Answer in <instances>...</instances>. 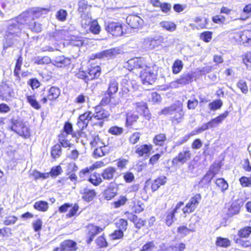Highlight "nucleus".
Instances as JSON below:
<instances>
[{"label":"nucleus","mask_w":251,"mask_h":251,"mask_svg":"<svg viewBox=\"0 0 251 251\" xmlns=\"http://www.w3.org/2000/svg\"><path fill=\"white\" fill-rule=\"evenodd\" d=\"M71 64V58L63 55L57 56L52 63L54 66L60 68H68Z\"/></svg>","instance_id":"5701e85b"},{"label":"nucleus","mask_w":251,"mask_h":251,"mask_svg":"<svg viewBox=\"0 0 251 251\" xmlns=\"http://www.w3.org/2000/svg\"><path fill=\"white\" fill-rule=\"evenodd\" d=\"M102 105L98 104L94 107L95 112L93 114L94 119L98 120L99 122L94 123V126H98L100 127H102L104 122L107 121L110 117V113L108 111L103 108Z\"/></svg>","instance_id":"1a4fd4ad"},{"label":"nucleus","mask_w":251,"mask_h":251,"mask_svg":"<svg viewBox=\"0 0 251 251\" xmlns=\"http://www.w3.org/2000/svg\"><path fill=\"white\" fill-rule=\"evenodd\" d=\"M153 146L151 144H143L136 147L135 152L139 157L148 156L152 150Z\"/></svg>","instance_id":"c85d7f7f"},{"label":"nucleus","mask_w":251,"mask_h":251,"mask_svg":"<svg viewBox=\"0 0 251 251\" xmlns=\"http://www.w3.org/2000/svg\"><path fill=\"white\" fill-rule=\"evenodd\" d=\"M89 31L94 34H99L101 31V27L97 19L91 21L89 23Z\"/></svg>","instance_id":"3c124183"},{"label":"nucleus","mask_w":251,"mask_h":251,"mask_svg":"<svg viewBox=\"0 0 251 251\" xmlns=\"http://www.w3.org/2000/svg\"><path fill=\"white\" fill-rule=\"evenodd\" d=\"M109 237L112 241L122 240L124 237V232L117 228L109 234Z\"/></svg>","instance_id":"4d7b16f0"},{"label":"nucleus","mask_w":251,"mask_h":251,"mask_svg":"<svg viewBox=\"0 0 251 251\" xmlns=\"http://www.w3.org/2000/svg\"><path fill=\"white\" fill-rule=\"evenodd\" d=\"M61 94L60 89L57 86H52L48 90L47 95L43 96L40 100V102L46 104L48 101L53 102L56 100Z\"/></svg>","instance_id":"2eb2a0df"},{"label":"nucleus","mask_w":251,"mask_h":251,"mask_svg":"<svg viewBox=\"0 0 251 251\" xmlns=\"http://www.w3.org/2000/svg\"><path fill=\"white\" fill-rule=\"evenodd\" d=\"M86 71L79 69L75 74V76L85 82L98 79L101 74V68L100 65L94 62L88 63Z\"/></svg>","instance_id":"7ed1b4c3"},{"label":"nucleus","mask_w":251,"mask_h":251,"mask_svg":"<svg viewBox=\"0 0 251 251\" xmlns=\"http://www.w3.org/2000/svg\"><path fill=\"white\" fill-rule=\"evenodd\" d=\"M167 178L164 176H160L153 180L150 183V187L152 192L157 191L161 186L166 183Z\"/></svg>","instance_id":"72a5a7b5"},{"label":"nucleus","mask_w":251,"mask_h":251,"mask_svg":"<svg viewBox=\"0 0 251 251\" xmlns=\"http://www.w3.org/2000/svg\"><path fill=\"white\" fill-rule=\"evenodd\" d=\"M221 166L217 163L212 164L208 171L203 177V179H205L207 182H211L212 179L218 174L220 171Z\"/></svg>","instance_id":"393cba45"},{"label":"nucleus","mask_w":251,"mask_h":251,"mask_svg":"<svg viewBox=\"0 0 251 251\" xmlns=\"http://www.w3.org/2000/svg\"><path fill=\"white\" fill-rule=\"evenodd\" d=\"M183 68V63L180 59H176L174 62L172 67V73L174 75L179 74Z\"/></svg>","instance_id":"603ef678"},{"label":"nucleus","mask_w":251,"mask_h":251,"mask_svg":"<svg viewBox=\"0 0 251 251\" xmlns=\"http://www.w3.org/2000/svg\"><path fill=\"white\" fill-rule=\"evenodd\" d=\"M61 133H64L65 135H66V136L71 135L73 138L77 140L82 137L84 134V132H81V130L78 127L74 130L72 124L69 121H66L64 123Z\"/></svg>","instance_id":"a211bd4d"},{"label":"nucleus","mask_w":251,"mask_h":251,"mask_svg":"<svg viewBox=\"0 0 251 251\" xmlns=\"http://www.w3.org/2000/svg\"><path fill=\"white\" fill-rule=\"evenodd\" d=\"M108 153L107 147L105 145L100 146L97 147L95 149L93 152V156L95 158H97L105 155Z\"/></svg>","instance_id":"37998d69"},{"label":"nucleus","mask_w":251,"mask_h":251,"mask_svg":"<svg viewBox=\"0 0 251 251\" xmlns=\"http://www.w3.org/2000/svg\"><path fill=\"white\" fill-rule=\"evenodd\" d=\"M240 184L242 187H251V176H242L239 179Z\"/></svg>","instance_id":"69168bd1"},{"label":"nucleus","mask_w":251,"mask_h":251,"mask_svg":"<svg viewBox=\"0 0 251 251\" xmlns=\"http://www.w3.org/2000/svg\"><path fill=\"white\" fill-rule=\"evenodd\" d=\"M126 22L131 28H138L142 25L143 20L137 15L129 14L126 17Z\"/></svg>","instance_id":"b1692460"},{"label":"nucleus","mask_w":251,"mask_h":251,"mask_svg":"<svg viewBox=\"0 0 251 251\" xmlns=\"http://www.w3.org/2000/svg\"><path fill=\"white\" fill-rule=\"evenodd\" d=\"M26 99L27 102L34 109L38 110L41 108V105L37 100L35 94L31 95H26Z\"/></svg>","instance_id":"e433bc0d"},{"label":"nucleus","mask_w":251,"mask_h":251,"mask_svg":"<svg viewBox=\"0 0 251 251\" xmlns=\"http://www.w3.org/2000/svg\"><path fill=\"white\" fill-rule=\"evenodd\" d=\"M105 29L107 32L115 37L120 36L124 33L123 24L120 22H108L105 27Z\"/></svg>","instance_id":"f3484780"},{"label":"nucleus","mask_w":251,"mask_h":251,"mask_svg":"<svg viewBox=\"0 0 251 251\" xmlns=\"http://www.w3.org/2000/svg\"><path fill=\"white\" fill-rule=\"evenodd\" d=\"M167 141V135L164 133L156 134L152 138V142L156 146L163 147Z\"/></svg>","instance_id":"c9c22d12"},{"label":"nucleus","mask_w":251,"mask_h":251,"mask_svg":"<svg viewBox=\"0 0 251 251\" xmlns=\"http://www.w3.org/2000/svg\"><path fill=\"white\" fill-rule=\"evenodd\" d=\"M119 53L115 48L105 50L102 51L91 54L88 59V63L96 59H102L104 58L111 59L115 57Z\"/></svg>","instance_id":"4468645a"},{"label":"nucleus","mask_w":251,"mask_h":251,"mask_svg":"<svg viewBox=\"0 0 251 251\" xmlns=\"http://www.w3.org/2000/svg\"><path fill=\"white\" fill-rule=\"evenodd\" d=\"M229 112L227 110L225 111L223 113L220 114L216 117L212 119L208 122L207 124L209 128H212L217 126L220 124H221L224 120L229 115Z\"/></svg>","instance_id":"cd10ccee"},{"label":"nucleus","mask_w":251,"mask_h":251,"mask_svg":"<svg viewBox=\"0 0 251 251\" xmlns=\"http://www.w3.org/2000/svg\"><path fill=\"white\" fill-rule=\"evenodd\" d=\"M77 11L81 18H84L87 15L88 10L91 7L86 0H79L77 3Z\"/></svg>","instance_id":"7c9ffc66"},{"label":"nucleus","mask_w":251,"mask_h":251,"mask_svg":"<svg viewBox=\"0 0 251 251\" xmlns=\"http://www.w3.org/2000/svg\"><path fill=\"white\" fill-rule=\"evenodd\" d=\"M242 62L247 69H251V51H248L243 53L241 56Z\"/></svg>","instance_id":"8fccbe9b"},{"label":"nucleus","mask_w":251,"mask_h":251,"mask_svg":"<svg viewBox=\"0 0 251 251\" xmlns=\"http://www.w3.org/2000/svg\"><path fill=\"white\" fill-rule=\"evenodd\" d=\"M141 133L139 132H135L132 133L128 138V142L131 145H135L137 143L141 138Z\"/></svg>","instance_id":"0e129e2a"},{"label":"nucleus","mask_w":251,"mask_h":251,"mask_svg":"<svg viewBox=\"0 0 251 251\" xmlns=\"http://www.w3.org/2000/svg\"><path fill=\"white\" fill-rule=\"evenodd\" d=\"M82 199L85 202H90L92 201L97 196L96 191L93 189L85 188L82 192H80Z\"/></svg>","instance_id":"2f4dec72"},{"label":"nucleus","mask_w":251,"mask_h":251,"mask_svg":"<svg viewBox=\"0 0 251 251\" xmlns=\"http://www.w3.org/2000/svg\"><path fill=\"white\" fill-rule=\"evenodd\" d=\"M50 11V8L36 7L28 9L23 11L17 18L18 23L25 25L31 31L39 32L42 30L41 25L35 21L43 14H47Z\"/></svg>","instance_id":"f257e3e1"},{"label":"nucleus","mask_w":251,"mask_h":251,"mask_svg":"<svg viewBox=\"0 0 251 251\" xmlns=\"http://www.w3.org/2000/svg\"><path fill=\"white\" fill-rule=\"evenodd\" d=\"M239 212L240 206L239 204L232 203L228 208L226 214L228 217H231L233 215L238 214Z\"/></svg>","instance_id":"6e6d98bb"},{"label":"nucleus","mask_w":251,"mask_h":251,"mask_svg":"<svg viewBox=\"0 0 251 251\" xmlns=\"http://www.w3.org/2000/svg\"><path fill=\"white\" fill-rule=\"evenodd\" d=\"M160 114L163 115H173L170 120L175 124L180 123L184 119L185 112L183 108V103L179 101L163 108Z\"/></svg>","instance_id":"f03ea898"},{"label":"nucleus","mask_w":251,"mask_h":251,"mask_svg":"<svg viewBox=\"0 0 251 251\" xmlns=\"http://www.w3.org/2000/svg\"><path fill=\"white\" fill-rule=\"evenodd\" d=\"M201 199L202 197L199 193L195 194L191 197L188 202L182 209V216L185 218L188 214L194 212L199 206Z\"/></svg>","instance_id":"6e6552de"},{"label":"nucleus","mask_w":251,"mask_h":251,"mask_svg":"<svg viewBox=\"0 0 251 251\" xmlns=\"http://www.w3.org/2000/svg\"><path fill=\"white\" fill-rule=\"evenodd\" d=\"M135 112L140 117H142L144 120L150 121L152 115L148 108L147 102L142 101L136 102L134 104Z\"/></svg>","instance_id":"9b49d317"},{"label":"nucleus","mask_w":251,"mask_h":251,"mask_svg":"<svg viewBox=\"0 0 251 251\" xmlns=\"http://www.w3.org/2000/svg\"><path fill=\"white\" fill-rule=\"evenodd\" d=\"M223 104V101L221 99H216L208 104V107L211 111H216L220 109Z\"/></svg>","instance_id":"13d9d810"},{"label":"nucleus","mask_w":251,"mask_h":251,"mask_svg":"<svg viewBox=\"0 0 251 251\" xmlns=\"http://www.w3.org/2000/svg\"><path fill=\"white\" fill-rule=\"evenodd\" d=\"M128 200L126 196L121 195L118 200L113 201L111 205L114 208H118L126 204Z\"/></svg>","instance_id":"864d4df0"},{"label":"nucleus","mask_w":251,"mask_h":251,"mask_svg":"<svg viewBox=\"0 0 251 251\" xmlns=\"http://www.w3.org/2000/svg\"><path fill=\"white\" fill-rule=\"evenodd\" d=\"M128 224L127 220L120 218L118 221L115 223V226L117 229L123 230L124 232L127 230Z\"/></svg>","instance_id":"052dcab7"},{"label":"nucleus","mask_w":251,"mask_h":251,"mask_svg":"<svg viewBox=\"0 0 251 251\" xmlns=\"http://www.w3.org/2000/svg\"><path fill=\"white\" fill-rule=\"evenodd\" d=\"M99 174L94 173L91 175L88 179V181L95 186L100 185L102 182V178Z\"/></svg>","instance_id":"c03bdc74"},{"label":"nucleus","mask_w":251,"mask_h":251,"mask_svg":"<svg viewBox=\"0 0 251 251\" xmlns=\"http://www.w3.org/2000/svg\"><path fill=\"white\" fill-rule=\"evenodd\" d=\"M93 116L91 111L87 110L78 116L76 125L81 132H84L83 130L87 127L89 122L92 121L94 119Z\"/></svg>","instance_id":"dca6fc26"},{"label":"nucleus","mask_w":251,"mask_h":251,"mask_svg":"<svg viewBox=\"0 0 251 251\" xmlns=\"http://www.w3.org/2000/svg\"><path fill=\"white\" fill-rule=\"evenodd\" d=\"M118 90V82L115 79H113L109 81L107 88L105 92L114 96L117 93Z\"/></svg>","instance_id":"ea45409f"},{"label":"nucleus","mask_w":251,"mask_h":251,"mask_svg":"<svg viewBox=\"0 0 251 251\" xmlns=\"http://www.w3.org/2000/svg\"><path fill=\"white\" fill-rule=\"evenodd\" d=\"M69 208H70V209L66 214V218L75 217L79 215V206L77 203L74 204L69 202L64 203L58 207V211L60 213H65L68 211Z\"/></svg>","instance_id":"9d476101"},{"label":"nucleus","mask_w":251,"mask_h":251,"mask_svg":"<svg viewBox=\"0 0 251 251\" xmlns=\"http://www.w3.org/2000/svg\"><path fill=\"white\" fill-rule=\"evenodd\" d=\"M193 23L190 26L193 29L201 30L207 28L209 24L208 18L204 16H196L193 20Z\"/></svg>","instance_id":"412c9836"},{"label":"nucleus","mask_w":251,"mask_h":251,"mask_svg":"<svg viewBox=\"0 0 251 251\" xmlns=\"http://www.w3.org/2000/svg\"><path fill=\"white\" fill-rule=\"evenodd\" d=\"M215 245L218 247L226 248L230 246L231 241L227 238L219 236L216 238Z\"/></svg>","instance_id":"79ce46f5"},{"label":"nucleus","mask_w":251,"mask_h":251,"mask_svg":"<svg viewBox=\"0 0 251 251\" xmlns=\"http://www.w3.org/2000/svg\"><path fill=\"white\" fill-rule=\"evenodd\" d=\"M58 144L60 145V147L62 148H72L74 146L73 144L70 143L69 140H67L66 135H65L63 133H60L58 136Z\"/></svg>","instance_id":"58836bf2"},{"label":"nucleus","mask_w":251,"mask_h":251,"mask_svg":"<svg viewBox=\"0 0 251 251\" xmlns=\"http://www.w3.org/2000/svg\"><path fill=\"white\" fill-rule=\"evenodd\" d=\"M183 205L184 202L182 201H179L176 204L173 209L169 210L166 212L165 222L167 226H170L173 224L176 214L178 212V210Z\"/></svg>","instance_id":"aec40b11"},{"label":"nucleus","mask_w":251,"mask_h":251,"mask_svg":"<svg viewBox=\"0 0 251 251\" xmlns=\"http://www.w3.org/2000/svg\"><path fill=\"white\" fill-rule=\"evenodd\" d=\"M191 156L192 153L189 150L180 151L172 159V166L176 168L179 167L190 160Z\"/></svg>","instance_id":"ddd939ff"},{"label":"nucleus","mask_w":251,"mask_h":251,"mask_svg":"<svg viewBox=\"0 0 251 251\" xmlns=\"http://www.w3.org/2000/svg\"><path fill=\"white\" fill-rule=\"evenodd\" d=\"M117 173L116 169L114 167H108L104 169L101 173V176L103 180H111L114 179Z\"/></svg>","instance_id":"473e14b6"},{"label":"nucleus","mask_w":251,"mask_h":251,"mask_svg":"<svg viewBox=\"0 0 251 251\" xmlns=\"http://www.w3.org/2000/svg\"><path fill=\"white\" fill-rule=\"evenodd\" d=\"M95 243L99 249L106 248L109 245L104 233H102L101 235L97 237L95 240Z\"/></svg>","instance_id":"4c0bfd02"},{"label":"nucleus","mask_w":251,"mask_h":251,"mask_svg":"<svg viewBox=\"0 0 251 251\" xmlns=\"http://www.w3.org/2000/svg\"><path fill=\"white\" fill-rule=\"evenodd\" d=\"M62 148L59 144L56 143L52 146L50 149V155L54 160L60 157L62 154Z\"/></svg>","instance_id":"a19ab883"},{"label":"nucleus","mask_w":251,"mask_h":251,"mask_svg":"<svg viewBox=\"0 0 251 251\" xmlns=\"http://www.w3.org/2000/svg\"><path fill=\"white\" fill-rule=\"evenodd\" d=\"M138 205L139 206L138 208H135L133 212L125 211L124 214L127 220L133 224L136 229H140L146 225L147 220L136 215V213H139L144 210L141 204H138Z\"/></svg>","instance_id":"423d86ee"},{"label":"nucleus","mask_w":251,"mask_h":251,"mask_svg":"<svg viewBox=\"0 0 251 251\" xmlns=\"http://www.w3.org/2000/svg\"><path fill=\"white\" fill-rule=\"evenodd\" d=\"M23 64V57L21 55H20L16 60L15 68L14 69L13 73L14 75L16 77L18 80H21L20 75V72L21 70V67Z\"/></svg>","instance_id":"a18cd8bd"},{"label":"nucleus","mask_w":251,"mask_h":251,"mask_svg":"<svg viewBox=\"0 0 251 251\" xmlns=\"http://www.w3.org/2000/svg\"><path fill=\"white\" fill-rule=\"evenodd\" d=\"M66 251H77L78 249L77 243L72 239H66L61 243Z\"/></svg>","instance_id":"f704fd0d"},{"label":"nucleus","mask_w":251,"mask_h":251,"mask_svg":"<svg viewBox=\"0 0 251 251\" xmlns=\"http://www.w3.org/2000/svg\"><path fill=\"white\" fill-rule=\"evenodd\" d=\"M32 176L35 180L38 179H45L49 178L47 173H41L37 170H34L32 173Z\"/></svg>","instance_id":"338daca9"},{"label":"nucleus","mask_w":251,"mask_h":251,"mask_svg":"<svg viewBox=\"0 0 251 251\" xmlns=\"http://www.w3.org/2000/svg\"><path fill=\"white\" fill-rule=\"evenodd\" d=\"M160 25L163 29L171 32L175 31L176 28V25L171 21H162L160 22Z\"/></svg>","instance_id":"5fc2aeb1"},{"label":"nucleus","mask_w":251,"mask_h":251,"mask_svg":"<svg viewBox=\"0 0 251 251\" xmlns=\"http://www.w3.org/2000/svg\"><path fill=\"white\" fill-rule=\"evenodd\" d=\"M213 32L211 31H205L201 32L200 35V39L205 43L209 42L212 38Z\"/></svg>","instance_id":"e2e57ef3"},{"label":"nucleus","mask_w":251,"mask_h":251,"mask_svg":"<svg viewBox=\"0 0 251 251\" xmlns=\"http://www.w3.org/2000/svg\"><path fill=\"white\" fill-rule=\"evenodd\" d=\"M195 224L190 223L188 227L186 226H180L177 227V233L182 236H186L187 234L189 233L190 232L194 231L195 230L193 228Z\"/></svg>","instance_id":"de8ad7c7"},{"label":"nucleus","mask_w":251,"mask_h":251,"mask_svg":"<svg viewBox=\"0 0 251 251\" xmlns=\"http://www.w3.org/2000/svg\"><path fill=\"white\" fill-rule=\"evenodd\" d=\"M102 196L105 200H113L118 195V188L116 186L109 185L102 192Z\"/></svg>","instance_id":"bb28decb"},{"label":"nucleus","mask_w":251,"mask_h":251,"mask_svg":"<svg viewBox=\"0 0 251 251\" xmlns=\"http://www.w3.org/2000/svg\"><path fill=\"white\" fill-rule=\"evenodd\" d=\"M12 88L5 82L0 83V99L2 100L7 101L12 97Z\"/></svg>","instance_id":"4be33fe9"},{"label":"nucleus","mask_w":251,"mask_h":251,"mask_svg":"<svg viewBox=\"0 0 251 251\" xmlns=\"http://www.w3.org/2000/svg\"><path fill=\"white\" fill-rule=\"evenodd\" d=\"M10 122L11 125L7 127L8 130L12 131L25 139L30 137V131L24 123L14 119H11Z\"/></svg>","instance_id":"39448f33"},{"label":"nucleus","mask_w":251,"mask_h":251,"mask_svg":"<svg viewBox=\"0 0 251 251\" xmlns=\"http://www.w3.org/2000/svg\"><path fill=\"white\" fill-rule=\"evenodd\" d=\"M145 64L141 57H133L126 62V68L130 72L134 73L135 71L143 68Z\"/></svg>","instance_id":"6ab92c4d"},{"label":"nucleus","mask_w":251,"mask_h":251,"mask_svg":"<svg viewBox=\"0 0 251 251\" xmlns=\"http://www.w3.org/2000/svg\"><path fill=\"white\" fill-rule=\"evenodd\" d=\"M158 75V67L153 63L145 64L139 74L142 83L146 85H152L155 82Z\"/></svg>","instance_id":"20e7f679"},{"label":"nucleus","mask_w":251,"mask_h":251,"mask_svg":"<svg viewBox=\"0 0 251 251\" xmlns=\"http://www.w3.org/2000/svg\"><path fill=\"white\" fill-rule=\"evenodd\" d=\"M114 101V96L104 91L99 104L104 106L109 105L110 107H114L116 105V103Z\"/></svg>","instance_id":"c756f323"},{"label":"nucleus","mask_w":251,"mask_h":251,"mask_svg":"<svg viewBox=\"0 0 251 251\" xmlns=\"http://www.w3.org/2000/svg\"><path fill=\"white\" fill-rule=\"evenodd\" d=\"M215 184L222 191L224 192L228 188L227 182L223 178H219L216 180Z\"/></svg>","instance_id":"680f3d73"},{"label":"nucleus","mask_w":251,"mask_h":251,"mask_svg":"<svg viewBox=\"0 0 251 251\" xmlns=\"http://www.w3.org/2000/svg\"><path fill=\"white\" fill-rule=\"evenodd\" d=\"M139 116L136 114L134 113L128 115L126 118V126H131L134 123L136 122Z\"/></svg>","instance_id":"774afa93"},{"label":"nucleus","mask_w":251,"mask_h":251,"mask_svg":"<svg viewBox=\"0 0 251 251\" xmlns=\"http://www.w3.org/2000/svg\"><path fill=\"white\" fill-rule=\"evenodd\" d=\"M251 234V226H244L238 230L237 237H234L233 240L236 244L243 248H251V241L249 240H244L248 238Z\"/></svg>","instance_id":"0eeeda50"},{"label":"nucleus","mask_w":251,"mask_h":251,"mask_svg":"<svg viewBox=\"0 0 251 251\" xmlns=\"http://www.w3.org/2000/svg\"><path fill=\"white\" fill-rule=\"evenodd\" d=\"M62 172V168L60 165H57L52 167L50 171L47 173L49 175V177L50 176L52 178H56L59 176Z\"/></svg>","instance_id":"bf43d9fd"},{"label":"nucleus","mask_w":251,"mask_h":251,"mask_svg":"<svg viewBox=\"0 0 251 251\" xmlns=\"http://www.w3.org/2000/svg\"><path fill=\"white\" fill-rule=\"evenodd\" d=\"M240 41L244 44H247L251 46V30L243 31L240 34Z\"/></svg>","instance_id":"09e8293b"},{"label":"nucleus","mask_w":251,"mask_h":251,"mask_svg":"<svg viewBox=\"0 0 251 251\" xmlns=\"http://www.w3.org/2000/svg\"><path fill=\"white\" fill-rule=\"evenodd\" d=\"M105 229V226H100L94 224H89L86 226V234L87 236L86 243L90 244L95 237L102 232Z\"/></svg>","instance_id":"f8f14e48"},{"label":"nucleus","mask_w":251,"mask_h":251,"mask_svg":"<svg viewBox=\"0 0 251 251\" xmlns=\"http://www.w3.org/2000/svg\"><path fill=\"white\" fill-rule=\"evenodd\" d=\"M33 208L38 211L45 212L49 209V203L44 201H37L34 203Z\"/></svg>","instance_id":"49530a36"},{"label":"nucleus","mask_w":251,"mask_h":251,"mask_svg":"<svg viewBox=\"0 0 251 251\" xmlns=\"http://www.w3.org/2000/svg\"><path fill=\"white\" fill-rule=\"evenodd\" d=\"M193 77L194 76L192 74H183L179 78L173 81L172 83L176 86L187 85L193 81Z\"/></svg>","instance_id":"a878e982"}]
</instances>
